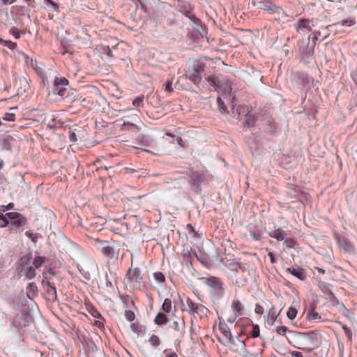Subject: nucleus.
<instances>
[{"mask_svg":"<svg viewBox=\"0 0 357 357\" xmlns=\"http://www.w3.org/2000/svg\"><path fill=\"white\" fill-rule=\"evenodd\" d=\"M165 135H167V136H169L171 137H174V135H173L172 133L169 132H166Z\"/></svg>","mask_w":357,"mask_h":357,"instance_id":"e2e57ef3","label":"nucleus"},{"mask_svg":"<svg viewBox=\"0 0 357 357\" xmlns=\"http://www.w3.org/2000/svg\"><path fill=\"white\" fill-rule=\"evenodd\" d=\"M203 66H195V65L189 66L185 73L186 78L197 85L201 82L200 73L203 71Z\"/></svg>","mask_w":357,"mask_h":357,"instance_id":"9d476101","label":"nucleus"},{"mask_svg":"<svg viewBox=\"0 0 357 357\" xmlns=\"http://www.w3.org/2000/svg\"><path fill=\"white\" fill-rule=\"evenodd\" d=\"M187 228H188V231L190 233H193L194 234L195 236H198L197 232L195 231V228L190 224H188L187 225Z\"/></svg>","mask_w":357,"mask_h":357,"instance_id":"49530a36","label":"nucleus"},{"mask_svg":"<svg viewBox=\"0 0 357 357\" xmlns=\"http://www.w3.org/2000/svg\"><path fill=\"white\" fill-rule=\"evenodd\" d=\"M3 160L0 158V169L3 167Z\"/></svg>","mask_w":357,"mask_h":357,"instance_id":"69168bd1","label":"nucleus"},{"mask_svg":"<svg viewBox=\"0 0 357 357\" xmlns=\"http://www.w3.org/2000/svg\"><path fill=\"white\" fill-rule=\"evenodd\" d=\"M171 328L176 331L183 333L185 329V322L183 319H182L179 321H174L171 325Z\"/></svg>","mask_w":357,"mask_h":357,"instance_id":"aec40b11","label":"nucleus"},{"mask_svg":"<svg viewBox=\"0 0 357 357\" xmlns=\"http://www.w3.org/2000/svg\"><path fill=\"white\" fill-rule=\"evenodd\" d=\"M355 23H356V21L354 19L344 20H342L341 22L335 23V24H331V25H328V26H326V28H328V27H331V26H335V25H339V24H340L342 26H351L355 24Z\"/></svg>","mask_w":357,"mask_h":357,"instance_id":"a878e982","label":"nucleus"},{"mask_svg":"<svg viewBox=\"0 0 357 357\" xmlns=\"http://www.w3.org/2000/svg\"><path fill=\"white\" fill-rule=\"evenodd\" d=\"M173 82H174V77L169 76L166 82V83L164 84V90L166 92L172 93L173 91Z\"/></svg>","mask_w":357,"mask_h":357,"instance_id":"393cba45","label":"nucleus"},{"mask_svg":"<svg viewBox=\"0 0 357 357\" xmlns=\"http://www.w3.org/2000/svg\"><path fill=\"white\" fill-rule=\"evenodd\" d=\"M68 80L65 77H56L54 82L52 92L61 97L66 95V86L68 85Z\"/></svg>","mask_w":357,"mask_h":357,"instance_id":"9b49d317","label":"nucleus"},{"mask_svg":"<svg viewBox=\"0 0 357 357\" xmlns=\"http://www.w3.org/2000/svg\"><path fill=\"white\" fill-rule=\"evenodd\" d=\"M310 20L308 19H302L300 20L296 25V30L299 32L301 30L305 29L309 31H312L310 26L308 25Z\"/></svg>","mask_w":357,"mask_h":357,"instance_id":"6ab92c4d","label":"nucleus"},{"mask_svg":"<svg viewBox=\"0 0 357 357\" xmlns=\"http://www.w3.org/2000/svg\"><path fill=\"white\" fill-rule=\"evenodd\" d=\"M316 269L317 270V271L321 274H324L325 273V270H324L323 268H319V267H317Z\"/></svg>","mask_w":357,"mask_h":357,"instance_id":"bf43d9fd","label":"nucleus"},{"mask_svg":"<svg viewBox=\"0 0 357 357\" xmlns=\"http://www.w3.org/2000/svg\"><path fill=\"white\" fill-rule=\"evenodd\" d=\"M69 138H70V140L71 142H75V141H76V135H75V134L74 132L70 133V136H69Z\"/></svg>","mask_w":357,"mask_h":357,"instance_id":"4d7b16f0","label":"nucleus"},{"mask_svg":"<svg viewBox=\"0 0 357 357\" xmlns=\"http://www.w3.org/2000/svg\"><path fill=\"white\" fill-rule=\"evenodd\" d=\"M88 311L89 312L93 317H96V318H99L101 317V314L92 305H90L89 307H88Z\"/></svg>","mask_w":357,"mask_h":357,"instance_id":"2f4dec72","label":"nucleus"},{"mask_svg":"<svg viewBox=\"0 0 357 357\" xmlns=\"http://www.w3.org/2000/svg\"><path fill=\"white\" fill-rule=\"evenodd\" d=\"M291 355L292 357H303L302 353L297 351H292Z\"/></svg>","mask_w":357,"mask_h":357,"instance_id":"603ef678","label":"nucleus"},{"mask_svg":"<svg viewBox=\"0 0 357 357\" xmlns=\"http://www.w3.org/2000/svg\"><path fill=\"white\" fill-rule=\"evenodd\" d=\"M217 103L218 106V109L222 114L227 113V107L225 106V102L222 100V98L220 97H218L217 98Z\"/></svg>","mask_w":357,"mask_h":357,"instance_id":"c85d7f7f","label":"nucleus"},{"mask_svg":"<svg viewBox=\"0 0 357 357\" xmlns=\"http://www.w3.org/2000/svg\"><path fill=\"white\" fill-rule=\"evenodd\" d=\"M210 84V89L217 91L218 93H221V95L226 98L231 95L232 90L231 82L227 79L217 77H210L207 79Z\"/></svg>","mask_w":357,"mask_h":357,"instance_id":"f03ea898","label":"nucleus"},{"mask_svg":"<svg viewBox=\"0 0 357 357\" xmlns=\"http://www.w3.org/2000/svg\"><path fill=\"white\" fill-rule=\"evenodd\" d=\"M238 266L239 270H236L233 280L236 285H237L238 287H241L245 286L248 282L249 271L244 264H238Z\"/></svg>","mask_w":357,"mask_h":357,"instance_id":"6e6552de","label":"nucleus"},{"mask_svg":"<svg viewBox=\"0 0 357 357\" xmlns=\"http://www.w3.org/2000/svg\"><path fill=\"white\" fill-rule=\"evenodd\" d=\"M42 284L46 289L47 294L49 296V299L54 301L56 299V289L54 283H52L50 278H48L45 273H43V279Z\"/></svg>","mask_w":357,"mask_h":357,"instance_id":"f8f14e48","label":"nucleus"},{"mask_svg":"<svg viewBox=\"0 0 357 357\" xmlns=\"http://www.w3.org/2000/svg\"><path fill=\"white\" fill-rule=\"evenodd\" d=\"M204 282L210 288V292L218 298H221L225 291L224 284L218 277L203 278Z\"/></svg>","mask_w":357,"mask_h":357,"instance_id":"7ed1b4c3","label":"nucleus"},{"mask_svg":"<svg viewBox=\"0 0 357 357\" xmlns=\"http://www.w3.org/2000/svg\"><path fill=\"white\" fill-rule=\"evenodd\" d=\"M126 277L134 289H140L142 284L143 277L139 268H133L131 266L128 270Z\"/></svg>","mask_w":357,"mask_h":357,"instance_id":"39448f33","label":"nucleus"},{"mask_svg":"<svg viewBox=\"0 0 357 357\" xmlns=\"http://www.w3.org/2000/svg\"><path fill=\"white\" fill-rule=\"evenodd\" d=\"M219 330L222 334V337L220 339L225 344L234 345L235 340L232 337L230 328L225 321H220L218 325Z\"/></svg>","mask_w":357,"mask_h":357,"instance_id":"1a4fd4ad","label":"nucleus"},{"mask_svg":"<svg viewBox=\"0 0 357 357\" xmlns=\"http://www.w3.org/2000/svg\"><path fill=\"white\" fill-rule=\"evenodd\" d=\"M280 312H277L275 307H272L267 314V323L269 325L273 326L275 323V321L277 319V317H278Z\"/></svg>","mask_w":357,"mask_h":357,"instance_id":"dca6fc26","label":"nucleus"},{"mask_svg":"<svg viewBox=\"0 0 357 357\" xmlns=\"http://www.w3.org/2000/svg\"><path fill=\"white\" fill-rule=\"evenodd\" d=\"M15 1L16 0H2V2L4 5L11 4Z\"/></svg>","mask_w":357,"mask_h":357,"instance_id":"6e6d98bb","label":"nucleus"},{"mask_svg":"<svg viewBox=\"0 0 357 357\" xmlns=\"http://www.w3.org/2000/svg\"><path fill=\"white\" fill-rule=\"evenodd\" d=\"M29 260H30L29 256L24 257L22 259V264H24V263L27 264V263H29Z\"/></svg>","mask_w":357,"mask_h":357,"instance_id":"13d9d810","label":"nucleus"},{"mask_svg":"<svg viewBox=\"0 0 357 357\" xmlns=\"http://www.w3.org/2000/svg\"><path fill=\"white\" fill-rule=\"evenodd\" d=\"M161 310L165 313H169L172 311V302L170 298H165L161 306Z\"/></svg>","mask_w":357,"mask_h":357,"instance_id":"5701e85b","label":"nucleus"},{"mask_svg":"<svg viewBox=\"0 0 357 357\" xmlns=\"http://www.w3.org/2000/svg\"><path fill=\"white\" fill-rule=\"evenodd\" d=\"M0 44H1L3 46L8 47L10 50H14L17 47V44L15 43H13L10 40H6L0 38Z\"/></svg>","mask_w":357,"mask_h":357,"instance_id":"cd10ccee","label":"nucleus"},{"mask_svg":"<svg viewBox=\"0 0 357 357\" xmlns=\"http://www.w3.org/2000/svg\"><path fill=\"white\" fill-rule=\"evenodd\" d=\"M95 245L97 249L100 250L102 254L109 259H113L118 256V252L115 249L109 245V242L106 241H101L98 238L94 239Z\"/></svg>","mask_w":357,"mask_h":357,"instance_id":"0eeeda50","label":"nucleus"},{"mask_svg":"<svg viewBox=\"0 0 357 357\" xmlns=\"http://www.w3.org/2000/svg\"><path fill=\"white\" fill-rule=\"evenodd\" d=\"M231 310L234 313L235 318L241 316L243 314L244 305L238 298H234L231 305Z\"/></svg>","mask_w":357,"mask_h":357,"instance_id":"ddd939ff","label":"nucleus"},{"mask_svg":"<svg viewBox=\"0 0 357 357\" xmlns=\"http://www.w3.org/2000/svg\"><path fill=\"white\" fill-rule=\"evenodd\" d=\"M68 52V50H63V51L61 52V54H65L66 53Z\"/></svg>","mask_w":357,"mask_h":357,"instance_id":"338daca9","label":"nucleus"},{"mask_svg":"<svg viewBox=\"0 0 357 357\" xmlns=\"http://www.w3.org/2000/svg\"><path fill=\"white\" fill-rule=\"evenodd\" d=\"M249 107L246 105H239L236 109L234 106L232 107V112L237 114L238 119H242L243 117L247 116L249 114Z\"/></svg>","mask_w":357,"mask_h":357,"instance_id":"2eb2a0df","label":"nucleus"},{"mask_svg":"<svg viewBox=\"0 0 357 357\" xmlns=\"http://www.w3.org/2000/svg\"><path fill=\"white\" fill-rule=\"evenodd\" d=\"M106 286L114 290V286L112 282L108 279V276L106 275Z\"/></svg>","mask_w":357,"mask_h":357,"instance_id":"3c124183","label":"nucleus"},{"mask_svg":"<svg viewBox=\"0 0 357 357\" xmlns=\"http://www.w3.org/2000/svg\"><path fill=\"white\" fill-rule=\"evenodd\" d=\"M308 317H309V319L311 320L321 318V317L319 315V314L317 312H314V310L312 311L311 312H309Z\"/></svg>","mask_w":357,"mask_h":357,"instance_id":"37998d69","label":"nucleus"},{"mask_svg":"<svg viewBox=\"0 0 357 357\" xmlns=\"http://www.w3.org/2000/svg\"><path fill=\"white\" fill-rule=\"evenodd\" d=\"M45 261L46 258L45 257L38 256L33 259V266L35 268H39L45 263Z\"/></svg>","mask_w":357,"mask_h":357,"instance_id":"b1692460","label":"nucleus"},{"mask_svg":"<svg viewBox=\"0 0 357 357\" xmlns=\"http://www.w3.org/2000/svg\"><path fill=\"white\" fill-rule=\"evenodd\" d=\"M135 127H136V126L133 123H124L121 126V130H126L130 129V128H135Z\"/></svg>","mask_w":357,"mask_h":357,"instance_id":"c03bdc74","label":"nucleus"},{"mask_svg":"<svg viewBox=\"0 0 357 357\" xmlns=\"http://www.w3.org/2000/svg\"><path fill=\"white\" fill-rule=\"evenodd\" d=\"M238 343L242 346V347H244L245 346V343L243 341H241L240 340H237Z\"/></svg>","mask_w":357,"mask_h":357,"instance_id":"0e129e2a","label":"nucleus"},{"mask_svg":"<svg viewBox=\"0 0 357 357\" xmlns=\"http://www.w3.org/2000/svg\"><path fill=\"white\" fill-rule=\"evenodd\" d=\"M297 315V310L294 307H289L287 312V317L292 320L295 319V317Z\"/></svg>","mask_w":357,"mask_h":357,"instance_id":"7c9ffc66","label":"nucleus"},{"mask_svg":"<svg viewBox=\"0 0 357 357\" xmlns=\"http://www.w3.org/2000/svg\"><path fill=\"white\" fill-rule=\"evenodd\" d=\"M250 234L254 241H259L261 239V235L256 234L254 231H250Z\"/></svg>","mask_w":357,"mask_h":357,"instance_id":"a18cd8bd","label":"nucleus"},{"mask_svg":"<svg viewBox=\"0 0 357 357\" xmlns=\"http://www.w3.org/2000/svg\"><path fill=\"white\" fill-rule=\"evenodd\" d=\"M288 331V329L286 326H279L275 329V332L280 335H285L286 333Z\"/></svg>","mask_w":357,"mask_h":357,"instance_id":"e433bc0d","label":"nucleus"},{"mask_svg":"<svg viewBox=\"0 0 357 357\" xmlns=\"http://www.w3.org/2000/svg\"><path fill=\"white\" fill-rule=\"evenodd\" d=\"M94 324L99 328H102L104 326L103 324L100 321H96Z\"/></svg>","mask_w":357,"mask_h":357,"instance_id":"5fc2aeb1","label":"nucleus"},{"mask_svg":"<svg viewBox=\"0 0 357 357\" xmlns=\"http://www.w3.org/2000/svg\"><path fill=\"white\" fill-rule=\"evenodd\" d=\"M143 100H144V96H139V97H137L133 101H132V105L135 106V107H139L142 102H143Z\"/></svg>","mask_w":357,"mask_h":357,"instance_id":"58836bf2","label":"nucleus"},{"mask_svg":"<svg viewBox=\"0 0 357 357\" xmlns=\"http://www.w3.org/2000/svg\"><path fill=\"white\" fill-rule=\"evenodd\" d=\"M38 293V287L33 282H30L26 287V294L29 298L34 296Z\"/></svg>","mask_w":357,"mask_h":357,"instance_id":"4be33fe9","label":"nucleus"},{"mask_svg":"<svg viewBox=\"0 0 357 357\" xmlns=\"http://www.w3.org/2000/svg\"><path fill=\"white\" fill-rule=\"evenodd\" d=\"M286 271L300 280L303 281L306 278L305 271L302 268L288 267L286 268Z\"/></svg>","mask_w":357,"mask_h":357,"instance_id":"4468645a","label":"nucleus"},{"mask_svg":"<svg viewBox=\"0 0 357 357\" xmlns=\"http://www.w3.org/2000/svg\"><path fill=\"white\" fill-rule=\"evenodd\" d=\"M269 236L277 239L278 241H282L285 236V232L280 228L274 229L272 232L269 233Z\"/></svg>","mask_w":357,"mask_h":357,"instance_id":"a211bd4d","label":"nucleus"},{"mask_svg":"<svg viewBox=\"0 0 357 357\" xmlns=\"http://www.w3.org/2000/svg\"><path fill=\"white\" fill-rule=\"evenodd\" d=\"M252 3L270 14H284L282 8L276 6L270 0H252Z\"/></svg>","mask_w":357,"mask_h":357,"instance_id":"20e7f679","label":"nucleus"},{"mask_svg":"<svg viewBox=\"0 0 357 357\" xmlns=\"http://www.w3.org/2000/svg\"><path fill=\"white\" fill-rule=\"evenodd\" d=\"M1 227H8L10 230L23 227L26 223L25 218L17 212H9L5 215L0 212Z\"/></svg>","mask_w":357,"mask_h":357,"instance_id":"f257e3e1","label":"nucleus"},{"mask_svg":"<svg viewBox=\"0 0 357 357\" xmlns=\"http://www.w3.org/2000/svg\"><path fill=\"white\" fill-rule=\"evenodd\" d=\"M153 277L158 282H164L165 281V277L161 272H155L153 274Z\"/></svg>","mask_w":357,"mask_h":357,"instance_id":"72a5a7b5","label":"nucleus"},{"mask_svg":"<svg viewBox=\"0 0 357 357\" xmlns=\"http://www.w3.org/2000/svg\"><path fill=\"white\" fill-rule=\"evenodd\" d=\"M13 207H14V204H13V203H9V204H8V205H6V206L2 205V206H1V211H0V212L3 213V212H5V211H8V210H10V209H13Z\"/></svg>","mask_w":357,"mask_h":357,"instance_id":"79ce46f5","label":"nucleus"},{"mask_svg":"<svg viewBox=\"0 0 357 357\" xmlns=\"http://www.w3.org/2000/svg\"><path fill=\"white\" fill-rule=\"evenodd\" d=\"M84 277H85V278H89V273H86L84 275Z\"/></svg>","mask_w":357,"mask_h":357,"instance_id":"774afa93","label":"nucleus"},{"mask_svg":"<svg viewBox=\"0 0 357 357\" xmlns=\"http://www.w3.org/2000/svg\"><path fill=\"white\" fill-rule=\"evenodd\" d=\"M10 33L12 34L15 38L19 39L20 38V32L18 29L13 27L9 31Z\"/></svg>","mask_w":357,"mask_h":357,"instance_id":"ea45409f","label":"nucleus"},{"mask_svg":"<svg viewBox=\"0 0 357 357\" xmlns=\"http://www.w3.org/2000/svg\"><path fill=\"white\" fill-rule=\"evenodd\" d=\"M149 342L154 348H156L160 345V340L158 335L153 334L150 337Z\"/></svg>","mask_w":357,"mask_h":357,"instance_id":"bb28decb","label":"nucleus"},{"mask_svg":"<svg viewBox=\"0 0 357 357\" xmlns=\"http://www.w3.org/2000/svg\"><path fill=\"white\" fill-rule=\"evenodd\" d=\"M165 357H178L176 353L170 349H165L164 351Z\"/></svg>","mask_w":357,"mask_h":357,"instance_id":"a19ab883","label":"nucleus"},{"mask_svg":"<svg viewBox=\"0 0 357 357\" xmlns=\"http://www.w3.org/2000/svg\"><path fill=\"white\" fill-rule=\"evenodd\" d=\"M321 36L320 31H314V36L312 38V46L307 49L305 54L307 56L312 55L314 53V45L318 40V38Z\"/></svg>","mask_w":357,"mask_h":357,"instance_id":"412c9836","label":"nucleus"},{"mask_svg":"<svg viewBox=\"0 0 357 357\" xmlns=\"http://www.w3.org/2000/svg\"><path fill=\"white\" fill-rule=\"evenodd\" d=\"M36 275V268L33 266H31L26 271V272L25 273V276L28 279H32V278H35Z\"/></svg>","mask_w":357,"mask_h":357,"instance_id":"c756f323","label":"nucleus"},{"mask_svg":"<svg viewBox=\"0 0 357 357\" xmlns=\"http://www.w3.org/2000/svg\"><path fill=\"white\" fill-rule=\"evenodd\" d=\"M255 312L259 314H261L264 312V308L262 306L257 305L255 308Z\"/></svg>","mask_w":357,"mask_h":357,"instance_id":"8fccbe9b","label":"nucleus"},{"mask_svg":"<svg viewBox=\"0 0 357 357\" xmlns=\"http://www.w3.org/2000/svg\"><path fill=\"white\" fill-rule=\"evenodd\" d=\"M245 125L250 127V126H252L254 125L255 122V117L251 115V114H248L247 116H245Z\"/></svg>","mask_w":357,"mask_h":357,"instance_id":"473e14b6","label":"nucleus"},{"mask_svg":"<svg viewBox=\"0 0 357 357\" xmlns=\"http://www.w3.org/2000/svg\"><path fill=\"white\" fill-rule=\"evenodd\" d=\"M268 256L270 258V261L272 264H275L276 260H275V255L273 252H269L268 254Z\"/></svg>","mask_w":357,"mask_h":357,"instance_id":"864d4df0","label":"nucleus"},{"mask_svg":"<svg viewBox=\"0 0 357 357\" xmlns=\"http://www.w3.org/2000/svg\"><path fill=\"white\" fill-rule=\"evenodd\" d=\"M3 119L7 121H14L15 120V115L13 113H6Z\"/></svg>","mask_w":357,"mask_h":357,"instance_id":"4c0bfd02","label":"nucleus"},{"mask_svg":"<svg viewBox=\"0 0 357 357\" xmlns=\"http://www.w3.org/2000/svg\"><path fill=\"white\" fill-rule=\"evenodd\" d=\"M125 317H126V319L129 321H133L135 318V313L131 310H126L125 311Z\"/></svg>","mask_w":357,"mask_h":357,"instance_id":"c9c22d12","label":"nucleus"},{"mask_svg":"<svg viewBox=\"0 0 357 357\" xmlns=\"http://www.w3.org/2000/svg\"><path fill=\"white\" fill-rule=\"evenodd\" d=\"M259 332H260V330H259V327L258 325L255 324V325H253L252 326V332H251V337H257L259 336Z\"/></svg>","mask_w":357,"mask_h":357,"instance_id":"f704fd0d","label":"nucleus"},{"mask_svg":"<svg viewBox=\"0 0 357 357\" xmlns=\"http://www.w3.org/2000/svg\"><path fill=\"white\" fill-rule=\"evenodd\" d=\"M186 305L188 312L192 316L198 315L200 318L206 317L208 310L204 305L194 302L191 298H187Z\"/></svg>","mask_w":357,"mask_h":357,"instance_id":"423d86ee","label":"nucleus"},{"mask_svg":"<svg viewBox=\"0 0 357 357\" xmlns=\"http://www.w3.org/2000/svg\"><path fill=\"white\" fill-rule=\"evenodd\" d=\"M176 142H177V144L179 146L183 148L185 146V142L182 139V138L181 137H178L176 138Z\"/></svg>","mask_w":357,"mask_h":357,"instance_id":"09e8293b","label":"nucleus"},{"mask_svg":"<svg viewBox=\"0 0 357 357\" xmlns=\"http://www.w3.org/2000/svg\"><path fill=\"white\" fill-rule=\"evenodd\" d=\"M169 319L164 312H158L154 319V323L158 326H163L167 324Z\"/></svg>","mask_w":357,"mask_h":357,"instance_id":"f3484780","label":"nucleus"},{"mask_svg":"<svg viewBox=\"0 0 357 357\" xmlns=\"http://www.w3.org/2000/svg\"><path fill=\"white\" fill-rule=\"evenodd\" d=\"M137 1H138L139 2V3L141 4L142 8H144V1H145L146 0H137Z\"/></svg>","mask_w":357,"mask_h":357,"instance_id":"680f3d73","label":"nucleus"},{"mask_svg":"<svg viewBox=\"0 0 357 357\" xmlns=\"http://www.w3.org/2000/svg\"><path fill=\"white\" fill-rule=\"evenodd\" d=\"M45 1L51 3L54 6V9H56V8H58V6L56 3H54L52 0H45Z\"/></svg>","mask_w":357,"mask_h":357,"instance_id":"052dcab7","label":"nucleus"},{"mask_svg":"<svg viewBox=\"0 0 357 357\" xmlns=\"http://www.w3.org/2000/svg\"><path fill=\"white\" fill-rule=\"evenodd\" d=\"M342 328L344 331L345 335L348 337L351 338V330L347 326H345V325L342 326Z\"/></svg>","mask_w":357,"mask_h":357,"instance_id":"de8ad7c7","label":"nucleus"}]
</instances>
